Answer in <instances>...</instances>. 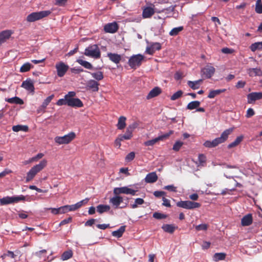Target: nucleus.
I'll list each match as a JSON object with an SVG mask.
<instances>
[{
	"instance_id": "f257e3e1",
	"label": "nucleus",
	"mask_w": 262,
	"mask_h": 262,
	"mask_svg": "<svg viewBox=\"0 0 262 262\" xmlns=\"http://www.w3.org/2000/svg\"><path fill=\"white\" fill-rule=\"evenodd\" d=\"M233 130V129L232 128L226 129L222 133L220 137L216 138L212 141H206L203 144L204 146L208 148H213L217 146L220 144L224 143Z\"/></svg>"
},
{
	"instance_id": "f03ea898",
	"label": "nucleus",
	"mask_w": 262,
	"mask_h": 262,
	"mask_svg": "<svg viewBox=\"0 0 262 262\" xmlns=\"http://www.w3.org/2000/svg\"><path fill=\"white\" fill-rule=\"evenodd\" d=\"M47 165V161L45 159L41 160L39 164L32 167L27 172L26 182L28 183L33 179L37 173L41 171Z\"/></svg>"
},
{
	"instance_id": "7ed1b4c3",
	"label": "nucleus",
	"mask_w": 262,
	"mask_h": 262,
	"mask_svg": "<svg viewBox=\"0 0 262 262\" xmlns=\"http://www.w3.org/2000/svg\"><path fill=\"white\" fill-rule=\"evenodd\" d=\"M52 12L50 10L32 12L27 16L26 19L28 22H34L47 17Z\"/></svg>"
},
{
	"instance_id": "20e7f679",
	"label": "nucleus",
	"mask_w": 262,
	"mask_h": 262,
	"mask_svg": "<svg viewBox=\"0 0 262 262\" xmlns=\"http://www.w3.org/2000/svg\"><path fill=\"white\" fill-rule=\"evenodd\" d=\"M84 54L95 59H98L101 56L100 49L97 45L89 46L85 49Z\"/></svg>"
},
{
	"instance_id": "39448f33",
	"label": "nucleus",
	"mask_w": 262,
	"mask_h": 262,
	"mask_svg": "<svg viewBox=\"0 0 262 262\" xmlns=\"http://www.w3.org/2000/svg\"><path fill=\"white\" fill-rule=\"evenodd\" d=\"M76 138V134L74 132H71L68 134L63 136H57L55 138V142L59 144H67L70 143Z\"/></svg>"
},
{
	"instance_id": "423d86ee",
	"label": "nucleus",
	"mask_w": 262,
	"mask_h": 262,
	"mask_svg": "<svg viewBox=\"0 0 262 262\" xmlns=\"http://www.w3.org/2000/svg\"><path fill=\"white\" fill-rule=\"evenodd\" d=\"M144 58V56L140 54L134 55L129 58L128 64L132 69L135 70L141 65Z\"/></svg>"
},
{
	"instance_id": "0eeeda50",
	"label": "nucleus",
	"mask_w": 262,
	"mask_h": 262,
	"mask_svg": "<svg viewBox=\"0 0 262 262\" xmlns=\"http://www.w3.org/2000/svg\"><path fill=\"white\" fill-rule=\"evenodd\" d=\"M177 206L186 209H193L200 208L201 204L190 201H181L177 203Z\"/></svg>"
},
{
	"instance_id": "6e6552de",
	"label": "nucleus",
	"mask_w": 262,
	"mask_h": 262,
	"mask_svg": "<svg viewBox=\"0 0 262 262\" xmlns=\"http://www.w3.org/2000/svg\"><path fill=\"white\" fill-rule=\"evenodd\" d=\"M137 190L132 189L128 187L124 186L122 187H116L113 190L114 195H119L120 194H131L135 195Z\"/></svg>"
},
{
	"instance_id": "1a4fd4ad",
	"label": "nucleus",
	"mask_w": 262,
	"mask_h": 262,
	"mask_svg": "<svg viewBox=\"0 0 262 262\" xmlns=\"http://www.w3.org/2000/svg\"><path fill=\"white\" fill-rule=\"evenodd\" d=\"M55 68L57 75L60 77H63L69 69V66L62 61L57 63Z\"/></svg>"
},
{
	"instance_id": "9d476101",
	"label": "nucleus",
	"mask_w": 262,
	"mask_h": 262,
	"mask_svg": "<svg viewBox=\"0 0 262 262\" xmlns=\"http://www.w3.org/2000/svg\"><path fill=\"white\" fill-rule=\"evenodd\" d=\"M215 71V68L211 66L210 64L206 65L204 68L202 70V72L203 74L207 78H211L213 75L214 74Z\"/></svg>"
},
{
	"instance_id": "9b49d317",
	"label": "nucleus",
	"mask_w": 262,
	"mask_h": 262,
	"mask_svg": "<svg viewBox=\"0 0 262 262\" xmlns=\"http://www.w3.org/2000/svg\"><path fill=\"white\" fill-rule=\"evenodd\" d=\"M119 29V26L116 22L108 23L104 27V30L106 33H114Z\"/></svg>"
},
{
	"instance_id": "f8f14e48",
	"label": "nucleus",
	"mask_w": 262,
	"mask_h": 262,
	"mask_svg": "<svg viewBox=\"0 0 262 262\" xmlns=\"http://www.w3.org/2000/svg\"><path fill=\"white\" fill-rule=\"evenodd\" d=\"M262 98V92H252L247 95L248 103H253L256 100Z\"/></svg>"
},
{
	"instance_id": "ddd939ff",
	"label": "nucleus",
	"mask_w": 262,
	"mask_h": 262,
	"mask_svg": "<svg viewBox=\"0 0 262 262\" xmlns=\"http://www.w3.org/2000/svg\"><path fill=\"white\" fill-rule=\"evenodd\" d=\"M155 13L154 5L145 7L143 9L142 17L143 18H150Z\"/></svg>"
},
{
	"instance_id": "4468645a",
	"label": "nucleus",
	"mask_w": 262,
	"mask_h": 262,
	"mask_svg": "<svg viewBox=\"0 0 262 262\" xmlns=\"http://www.w3.org/2000/svg\"><path fill=\"white\" fill-rule=\"evenodd\" d=\"M99 83L97 81L90 80L86 83V89L88 90H91L93 92H96L99 90Z\"/></svg>"
},
{
	"instance_id": "2eb2a0df",
	"label": "nucleus",
	"mask_w": 262,
	"mask_h": 262,
	"mask_svg": "<svg viewBox=\"0 0 262 262\" xmlns=\"http://www.w3.org/2000/svg\"><path fill=\"white\" fill-rule=\"evenodd\" d=\"M68 106L73 107H81L83 106L82 102L79 98L68 99Z\"/></svg>"
},
{
	"instance_id": "dca6fc26",
	"label": "nucleus",
	"mask_w": 262,
	"mask_h": 262,
	"mask_svg": "<svg viewBox=\"0 0 262 262\" xmlns=\"http://www.w3.org/2000/svg\"><path fill=\"white\" fill-rule=\"evenodd\" d=\"M123 198L119 195H115V196L110 200V203L112 204L115 208H118L119 205L123 202Z\"/></svg>"
},
{
	"instance_id": "f3484780",
	"label": "nucleus",
	"mask_w": 262,
	"mask_h": 262,
	"mask_svg": "<svg viewBox=\"0 0 262 262\" xmlns=\"http://www.w3.org/2000/svg\"><path fill=\"white\" fill-rule=\"evenodd\" d=\"M161 49V45L159 42H155L149 47H147L145 52L149 55H153L156 51H159Z\"/></svg>"
},
{
	"instance_id": "a211bd4d",
	"label": "nucleus",
	"mask_w": 262,
	"mask_h": 262,
	"mask_svg": "<svg viewBox=\"0 0 262 262\" xmlns=\"http://www.w3.org/2000/svg\"><path fill=\"white\" fill-rule=\"evenodd\" d=\"M21 86L26 90L31 91L32 92H34V86L33 83L31 79H27L26 80L23 82Z\"/></svg>"
},
{
	"instance_id": "6ab92c4d",
	"label": "nucleus",
	"mask_w": 262,
	"mask_h": 262,
	"mask_svg": "<svg viewBox=\"0 0 262 262\" xmlns=\"http://www.w3.org/2000/svg\"><path fill=\"white\" fill-rule=\"evenodd\" d=\"M253 222L252 215L251 213H249L242 219L241 224L243 226H248L250 225Z\"/></svg>"
},
{
	"instance_id": "aec40b11",
	"label": "nucleus",
	"mask_w": 262,
	"mask_h": 262,
	"mask_svg": "<svg viewBox=\"0 0 262 262\" xmlns=\"http://www.w3.org/2000/svg\"><path fill=\"white\" fill-rule=\"evenodd\" d=\"M158 176L155 172H152L148 173L145 178V181L148 183H153L158 180Z\"/></svg>"
},
{
	"instance_id": "412c9836",
	"label": "nucleus",
	"mask_w": 262,
	"mask_h": 262,
	"mask_svg": "<svg viewBox=\"0 0 262 262\" xmlns=\"http://www.w3.org/2000/svg\"><path fill=\"white\" fill-rule=\"evenodd\" d=\"M247 73L250 77L262 76V70L260 68H250L247 70Z\"/></svg>"
},
{
	"instance_id": "4be33fe9",
	"label": "nucleus",
	"mask_w": 262,
	"mask_h": 262,
	"mask_svg": "<svg viewBox=\"0 0 262 262\" xmlns=\"http://www.w3.org/2000/svg\"><path fill=\"white\" fill-rule=\"evenodd\" d=\"M161 93V90L159 87H155L152 89L146 96L147 99H150L158 96Z\"/></svg>"
},
{
	"instance_id": "5701e85b",
	"label": "nucleus",
	"mask_w": 262,
	"mask_h": 262,
	"mask_svg": "<svg viewBox=\"0 0 262 262\" xmlns=\"http://www.w3.org/2000/svg\"><path fill=\"white\" fill-rule=\"evenodd\" d=\"M107 57L110 60L116 64L119 63L121 60V55L116 53H108Z\"/></svg>"
},
{
	"instance_id": "b1692460",
	"label": "nucleus",
	"mask_w": 262,
	"mask_h": 262,
	"mask_svg": "<svg viewBox=\"0 0 262 262\" xmlns=\"http://www.w3.org/2000/svg\"><path fill=\"white\" fill-rule=\"evenodd\" d=\"M5 101L11 104L21 105L24 103V101L21 99L16 96L10 98H6Z\"/></svg>"
},
{
	"instance_id": "393cba45",
	"label": "nucleus",
	"mask_w": 262,
	"mask_h": 262,
	"mask_svg": "<svg viewBox=\"0 0 262 262\" xmlns=\"http://www.w3.org/2000/svg\"><path fill=\"white\" fill-rule=\"evenodd\" d=\"M202 79H199L198 80L194 81H188L187 84L192 89L196 90L200 88V84L202 82Z\"/></svg>"
},
{
	"instance_id": "a878e982",
	"label": "nucleus",
	"mask_w": 262,
	"mask_h": 262,
	"mask_svg": "<svg viewBox=\"0 0 262 262\" xmlns=\"http://www.w3.org/2000/svg\"><path fill=\"white\" fill-rule=\"evenodd\" d=\"M125 226H122L117 230L113 231L112 234L114 237L120 238L122 236L123 233L125 232Z\"/></svg>"
},
{
	"instance_id": "bb28decb",
	"label": "nucleus",
	"mask_w": 262,
	"mask_h": 262,
	"mask_svg": "<svg viewBox=\"0 0 262 262\" xmlns=\"http://www.w3.org/2000/svg\"><path fill=\"white\" fill-rule=\"evenodd\" d=\"M126 120L125 117L121 116L119 117L117 124V126L118 129L122 130L124 129L126 126Z\"/></svg>"
},
{
	"instance_id": "cd10ccee",
	"label": "nucleus",
	"mask_w": 262,
	"mask_h": 262,
	"mask_svg": "<svg viewBox=\"0 0 262 262\" xmlns=\"http://www.w3.org/2000/svg\"><path fill=\"white\" fill-rule=\"evenodd\" d=\"M226 91V89H219L216 90H210L208 95V97L210 99L214 98L216 96L224 93Z\"/></svg>"
},
{
	"instance_id": "c85d7f7f",
	"label": "nucleus",
	"mask_w": 262,
	"mask_h": 262,
	"mask_svg": "<svg viewBox=\"0 0 262 262\" xmlns=\"http://www.w3.org/2000/svg\"><path fill=\"white\" fill-rule=\"evenodd\" d=\"M162 228L165 232L169 233H173L176 229V227L171 224L163 225Z\"/></svg>"
},
{
	"instance_id": "c756f323",
	"label": "nucleus",
	"mask_w": 262,
	"mask_h": 262,
	"mask_svg": "<svg viewBox=\"0 0 262 262\" xmlns=\"http://www.w3.org/2000/svg\"><path fill=\"white\" fill-rule=\"evenodd\" d=\"M77 62L82 66L84 67L85 69L89 70H92L93 69L92 64L87 61L83 60L81 59H78L77 60Z\"/></svg>"
},
{
	"instance_id": "7c9ffc66",
	"label": "nucleus",
	"mask_w": 262,
	"mask_h": 262,
	"mask_svg": "<svg viewBox=\"0 0 262 262\" xmlns=\"http://www.w3.org/2000/svg\"><path fill=\"white\" fill-rule=\"evenodd\" d=\"M29 130L28 126L27 125H17L13 126L12 130L14 132H18L19 131L28 132Z\"/></svg>"
},
{
	"instance_id": "2f4dec72",
	"label": "nucleus",
	"mask_w": 262,
	"mask_h": 262,
	"mask_svg": "<svg viewBox=\"0 0 262 262\" xmlns=\"http://www.w3.org/2000/svg\"><path fill=\"white\" fill-rule=\"evenodd\" d=\"M13 203L12 196H7L0 199V204L1 205H6Z\"/></svg>"
},
{
	"instance_id": "473e14b6",
	"label": "nucleus",
	"mask_w": 262,
	"mask_h": 262,
	"mask_svg": "<svg viewBox=\"0 0 262 262\" xmlns=\"http://www.w3.org/2000/svg\"><path fill=\"white\" fill-rule=\"evenodd\" d=\"M200 104L201 103L199 101H191L187 104L186 108L189 110L197 109V108L200 105Z\"/></svg>"
},
{
	"instance_id": "72a5a7b5",
	"label": "nucleus",
	"mask_w": 262,
	"mask_h": 262,
	"mask_svg": "<svg viewBox=\"0 0 262 262\" xmlns=\"http://www.w3.org/2000/svg\"><path fill=\"white\" fill-rule=\"evenodd\" d=\"M110 209V206L107 205H99L97 206V211L99 213L107 212Z\"/></svg>"
},
{
	"instance_id": "f704fd0d",
	"label": "nucleus",
	"mask_w": 262,
	"mask_h": 262,
	"mask_svg": "<svg viewBox=\"0 0 262 262\" xmlns=\"http://www.w3.org/2000/svg\"><path fill=\"white\" fill-rule=\"evenodd\" d=\"M250 49L251 51L255 52V51L261 50H262V41L261 42H256L252 43L250 46Z\"/></svg>"
},
{
	"instance_id": "c9c22d12",
	"label": "nucleus",
	"mask_w": 262,
	"mask_h": 262,
	"mask_svg": "<svg viewBox=\"0 0 262 262\" xmlns=\"http://www.w3.org/2000/svg\"><path fill=\"white\" fill-rule=\"evenodd\" d=\"M73 251L71 250L64 251L61 256V259L62 260H66L71 258L73 256Z\"/></svg>"
},
{
	"instance_id": "e433bc0d",
	"label": "nucleus",
	"mask_w": 262,
	"mask_h": 262,
	"mask_svg": "<svg viewBox=\"0 0 262 262\" xmlns=\"http://www.w3.org/2000/svg\"><path fill=\"white\" fill-rule=\"evenodd\" d=\"M226 254L225 253H216L213 256V260L218 261L219 260H224L226 258Z\"/></svg>"
},
{
	"instance_id": "4c0bfd02",
	"label": "nucleus",
	"mask_w": 262,
	"mask_h": 262,
	"mask_svg": "<svg viewBox=\"0 0 262 262\" xmlns=\"http://www.w3.org/2000/svg\"><path fill=\"white\" fill-rule=\"evenodd\" d=\"M92 76L97 81L101 80L103 79V73L101 71H98L95 73L89 72Z\"/></svg>"
},
{
	"instance_id": "58836bf2",
	"label": "nucleus",
	"mask_w": 262,
	"mask_h": 262,
	"mask_svg": "<svg viewBox=\"0 0 262 262\" xmlns=\"http://www.w3.org/2000/svg\"><path fill=\"white\" fill-rule=\"evenodd\" d=\"M243 137L242 136L237 137L233 142L230 143L228 145V148H231L236 146L242 142V141L243 140Z\"/></svg>"
},
{
	"instance_id": "ea45409f",
	"label": "nucleus",
	"mask_w": 262,
	"mask_h": 262,
	"mask_svg": "<svg viewBox=\"0 0 262 262\" xmlns=\"http://www.w3.org/2000/svg\"><path fill=\"white\" fill-rule=\"evenodd\" d=\"M120 138L124 140H129L133 136V132L126 128V132L124 135H119Z\"/></svg>"
},
{
	"instance_id": "a19ab883",
	"label": "nucleus",
	"mask_w": 262,
	"mask_h": 262,
	"mask_svg": "<svg viewBox=\"0 0 262 262\" xmlns=\"http://www.w3.org/2000/svg\"><path fill=\"white\" fill-rule=\"evenodd\" d=\"M183 29L184 28L183 26L174 28L169 32V34L170 36H176L181 31H182L183 30Z\"/></svg>"
},
{
	"instance_id": "79ce46f5",
	"label": "nucleus",
	"mask_w": 262,
	"mask_h": 262,
	"mask_svg": "<svg viewBox=\"0 0 262 262\" xmlns=\"http://www.w3.org/2000/svg\"><path fill=\"white\" fill-rule=\"evenodd\" d=\"M54 97V95L53 94L48 97L42 102L41 104V107L43 108H46L47 106L49 105V104L51 102L52 100Z\"/></svg>"
},
{
	"instance_id": "37998d69",
	"label": "nucleus",
	"mask_w": 262,
	"mask_h": 262,
	"mask_svg": "<svg viewBox=\"0 0 262 262\" xmlns=\"http://www.w3.org/2000/svg\"><path fill=\"white\" fill-rule=\"evenodd\" d=\"M33 66L29 63H24L20 68V72L24 73L29 71Z\"/></svg>"
},
{
	"instance_id": "c03bdc74",
	"label": "nucleus",
	"mask_w": 262,
	"mask_h": 262,
	"mask_svg": "<svg viewBox=\"0 0 262 262\" xmlns=\"http://www.w3.org/2000/svg\"><path fill=\"white\" fill-rule=\"evenodd\" d=\"M255 12L258 14L262 13V2L261 0H257L255 5Z\"/></svg>"
},
{
	"instance_id": "a18cd8bd",
	"label": "nucleus",
	"mask_w": 262,
	"mask_h": 262,
	"mask_svg": "<svg viewBox=\"0 0 262 262\" xmlns=\"http://www.w3.org/2000/svg\"><path fill=\"white\" fill-rule=\"evenodd\" d=\"M144 201L143 199L141 198H137L135 199V203L133 204H131V208L134 209L138 207V205H142L144 204Z\"/></svg>"
},
{
	"instance_id": "49530a36",
	"label": "nucleus",
	"mask_w": 262,
	"mask_h": 262,
	"mask_svg": "<svg viewBox=\"0 0 262 262\" xmlns=\"http://www.w3.org/2000/svg\"><path fill=\"white\" fill-rule=\"evenodd\" d=\"M173 134V130H169L168 133L162 135L158 137L159 141H163L168 139L170 135Z\"/></svg>"
},
{
	"instance_id": "de8ad7c7",
	"label": "nucleus",
	"mask_w": 262,
	"mask_h": 262,
	"mask_svg": "<svg viewBox=\"0 0 262 262\" xmlns=\"http://www.w3.org/2000/svg\"><path fill=\"white\" fill-rule=\"evenodd\" d=\"M183 94L182 90H179L177 92L174 93L170 97L171 100H176L180 98Z\"/></svg>"
},
{
	"instance_id": "09e8293b",
	"label": "nucleus",
	"mask_w": 262,
	"mask_h": 262,
	"mask_svg": "<svg viewBox=\"0 0 262 262\" xmlns=\"http://www.w3.org/2000/svg\"><path fill=\"white\" fill-rule=\"evenodd\" d=\"M167 216V215L158 212H155L153 214V217L158 220L166 219Z\"/></svg>"
},
{
	"instance_id": "8fccbe9b",
	"label": "nucleus",
	"mask_w": 262,
	"mask_h": 262,
	"mask_svg": "<svg viewBox=\"0 0 262 262\" xmlns=\"http://www.w3.org/2000/svg\"><path fill=\"white\" fill-rule=\"evenodd\" d=\"M198 160L200 165L204 166L206 162V157L204 154H200L198 157Z\"/></svg>"
},
{
	"instance_id": "3c124183",
	"label": "nucleus",
	"mask_w": 262,
	"mask_h": 262,
	"mask_svg": "<svg viewBox=\"0 0 262 262\" xmlns=\"http://www.w3.org/2000/svg\"><path fill=\"white\" fill-rule=\"evenodd\" d=\"M44 155L42 153H39L37 155H36L35 156L29 159V161L27 162L26 163L33 162L34 161H37L38 160L42 158L43 157Z\"/></svg>"
},
{
	"instance_id": "603ef678",
	"label": "nucleus",
	"mask_w": 262,
	"mask_h": 262,
	"mask_svg": "<svg viewBox=\"0 0 262 262\" xmlns=\"http://www.w3.org/2000/svg\"><path fill=\"white\" fill-rule=\"evenodd\" d=\"M183 145V143L180 141H177L174 144L172 149L176 151H178L180 150L182 146Z\"/></svg>"
},
{
	"instance_id": "864d4df0",
	"label": "nucleus",
	"mask_w": 262,
	"mask_h": 262,
	"mask_svg": "<svg viewBox=\"0 0 262 262\" xmlns=\"http://www.w3.org/2000/svg\"><path fill=\"white\" fill-rule=\"evenodd\" d=\"M70 205H65L58 208L60 214L65 213L70 211Z\"/></svg>"
},
{
	"instance_id": "5fc2aeb1",
	"label": "nucleus",
	"mask_w": 262,
	"mask_h": 262,
	"mask_svg": "<svg viewBox=\"0 0 262 262\" xmlns=\"http://www.w3.org/2000/svg\"><path fill=\"white\" fill-rule=\"evenodd\" d=\"M13 203H17L20 201H25L26 196L23 195L12 196Z\"/></svg>"
},
{
	"instance_id": "6e6d98bb",
	"label": "nucleus",
	"mask_w": 262,
	"mask_h": 262,
	"mask_svg": "<svg viewBox=\"0 0 262 262\" xmlns=\"http://www.w3.org/2000/svg\"><path fill=\"white\" fill-rule=\"evenodd\" d=\"M195 228L197 231H205L208 229V225L206 224H202L196 226Z\"/></svg>"
},
{
	"instance_id": "4d7b16f0",
	"label": "nucleus",
	"mask_w": 262,
	"mask_h": 262,
	"mask_svg": "<svg viewBox=\"0 0 262 262\" xmlns=\"http://www.w3.org/2000/svg\"><path fill=\"white\" fill-rule=\"evenodd\" d=\"M56 104L58 106H61L63 105H68V99L65 98L64 96V98L59 99L57 101Z\"/></svg>"
},
{
	"instance_id": "13d9d810",
	"label": "nucleus",
	"mask_w": 262,
	"mask_h": 262,
	"mask_svg": "<svg viewBox=\"0 0 262 262\" xmlns=\"http://www.w3.org/2000/svg\"><path fill=\"white\" fill-rule=\"evenodd\" d=\"M158 141H159V140H158V138L157 137V138H155L154 139L147 141L146 142H145L144 143V144L146 146H152L155 143H156Z\"/></svg>"
},
{
	"instance_id": "bf43d9fd",
	"label": "nucleus",
	"mask_w": 262,
	"mask_h": 262,
	"mask_svg": "<svg viewBox=\"0 0 262 262\" xmlns=\"http://www.w3.org/2000/svg\"><path fill=\"white\" fill-rule=\"evenodd\" d=\"M135 157V154L134 152H130L125 157V161L127 162H130L134 160Z\"/></svg>"
},
{
	"instance_id": "052dcab7",
	"label": "nucleus",
	"mask_w": 262,
	"mask_h": 262,
	"mask_svg": "<svg viewBox=\"0 0 262 262\" xmlns=\"http://www.w3.org/2000/svg\"><path fill=\"white\" fill-rule=\"evenodd\" d=\"M81 202H79L74 205H70V211H75L78 209V208H80L82 206V205H81Z\"/></svg>"
},
{
	"instance_id": "680f3d73",
	"label": "nucleus",
	"mask_w": 262,
	"mask_h": 262,
	"mask_svg": "<svg viewBox=\"0 0 262 262\" xmlns=\"http://www.w3.org/2000/svg\"><path fill=\"white\" fill-rule=\"evenodd\" d=\"M123 141L121 138L118 135V137L116 139L114 144L116 147L120 148L121 145V142Z\"/></svg>"
},
{
	"instance_id": "e2e57ef3",
	"label": "nucleus",
	"mask_w": 262,
	"mask_h": 262,
	"mask_svg": "<svg viewBox=\"0 0 262 262\" xmlns=\"http://www.w3.org/2000/svg\"><path fill=\"white\" fill-rule=\"evenodd\" d=\"M164 189L172 192H177V187L173 185L165 186Z\"/></svg>"
},
{
	"instance_id": "0e129e2a",
	"label": "nucleus",
	"mask_w": 262,
	"mask_h": 262,
	"mask_svg": "<svg viewBox=\"0 0 262 262\" xmlns=\"http://www.w3.org/2000/svg\"><path fill=\"white\" fill-rule=\"evenodd\" d=\"M255 114L254 111L252 108H249L247 111L246 117L248 118H250L254 116Z\"/></svg>"
},
{
	"instance_id": "69168bd1",
	"label": "nucleus",
	"mask_w": 262,
	"mask_h": 262,
	"mask_svg": "<svg viewBox=\"0 0 262 262\" xmlns=\"http://www.w3.org/2000/svg\"><path fill=\"white\" fill-rule=\"evenodd\" d=\"M71 71L72 73H75V74H79L81 72H83L84 70H83V69H82L80 67H79V68L75 67V68H71Z\"/></svg>"
},
{
	"instance_id": "338daca9",
	"label": "nucleus",
	"mask_w": 262,
	"mask_h": 262,
	"mask_svg": "<svg viewBox=\"0 0 262 262\" xmlns=\"http://www.w3.org/2000/svg\"><path fill=\"white\" fill-rule=\"evenodd\" d=\"M138 126V124L137 122H134L132 124L129 125L127 127V129L131 131L132 132H133V130L137 127Z\"/></svg>"
},
{
	"instance_id": "774afa93",
	"label": "nucleus",
	"mask_w": 262,
	"mask_h": 262,
	"mask_svg": "<svg viewBox=\"0 0 262 262\" xmlns=\"http://www.w3.org/2000/svg\"><path fill=\"white\" fill-rule=\"evenodd\" d=\"M165 192L162 191H155L154 192V195L157 198H160L162 196L165 195Z\"/></svg>"
}]
</instances>
